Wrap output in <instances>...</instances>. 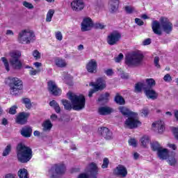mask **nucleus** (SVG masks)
<instances>
[{
  "mask_svg": "<svg viewBox=\"0 0 178 178\" xmlns=\"http://www.w3.org/2000/svg\"><path fill=\"white\" fill-rule=\"evenodd\" d=\"M89 173L90 178H97V175H98V166L95 163H91L89 164Z\"/></svg>",
  "mask_w": 178,
  "mask_h": 178,
  "instance_id": "nucleus-20",
  "label": "nucleus"
},
{
  "mask_svg": "<svg viewBox=\"0 0 178 178\" xmlns=\"http://www.w3.org/2000/svg\"><path fill=\"white\" fill-rule=\"evenodd\" d=\"M33 66H35V67H41V66H42V63H40V62H35L33 63Z\"/></svg>",
  "mask_w": 178,
  "mask_h": 178,
  "instance_id": "nucleus-62",
  "label": "nucleus"
},
{
  "mask_svg": "<svg viewBox=\"0 0 178 178\" xmlns=\"http://www.w3.org/2000/svg\"><path fill=\"white\" fill-rule=\"evenodd\" d=\"M56 38L58 41H62V40H63V35H62V33L60 31H57L56 33Z\"/></svg>",
  "mask_w": 178,
  "mask_h": 178,
  "instance_id": "nucleus-49",
  "label": "nucleus"
},
{
  "mask_svg": "<svg viewBox=\"0 0 178 178\" xmlns=\"http://www.w3.org/2000/svg\"><path fill=\"white\" fill-rule=\"evenodd\" d=\"M1 60H2L5 67H6V70L7 72H9V70H10V68L9 67V61H8V58H6V57H2L1 58Z\"/></svg>",
  "mask_w": 178,
  "mask_h": 178,
  "instance_id": "nucleus-41",
  "label": "nucleus"
},
{
  "mask_svg": "<svg viewBox=\"0 0 178 178\" xmlns=\"http://www.w3.org/2000/svg\"><path fill=\"white\" fill-rule=\"evenodd\" d=\"M157 155L159 159H162L163 161L169 158V150L168 149H163L161 147L157 152Z\"/></svg>",
  "mask_w": 178,
  "mask_h": 178,
  "instance_id": "nucleus-21",
  "label": "nucleus"
},
{
  "mask_svg": "<svg viewBox=\"0 0 178 178\" xmlns=\"http://www.w3.org/2000/svg\"><path fill=\"white\" fill-rule=\"evenodd\" d=\"M10 115H16L17 113V106H12L8 111Z\"/></svg>",
  "mask_w": 178,
  "mask_h": 178,
  "instance_id": "nucleus-43",
  "label": "nucleus"
},
{
  "mask_svg": "<svg viewBox=\"0 0 178 178\" xmlns=\"http://www.w3.org/2000/svg\"><path fill=\"white\" fill-rule=\"evenodd\" d=\"M23 5L25 6V8H27L28 9H33L34 6L31 4V3H29L27 1H24Z\"/></svg>",
  "mask_w": 178,
  "mask_h": 178,
  "instance_id": "nucleus-51",
  "label": "nucleus"
},
{
  "mask_svg": "<svg viewBox=\"0 0 178 178\" xmlns=\"http://www.w3.org/2000/svg\"><path fill=\"white\" fill-rule=\"evenodd\" d=\"M10 58L9 60L10 65L15 70H20L23 67V63L20 61V56H22V53L19 51H13L10 54Z\"/></svg>",
  "mask_w": 178,
  "mask_h": 178,
  "instance_id": "nucleus-7",
  "label": "nucleus"
},
{
  "mask_svg": "<svg viewBox=\"0 0 178 178\" xmlns=\"http://www.w3.org/2000/svg\"><path fill=\"white\" fill-rule=\"evenodd\" d=\"M32 70L29 71L30 76H35L36 74H38L40 72H41V70H34V67H31Z\"/></svg>",
  "mask_w": 178,
  "mask_h": 178,
  "instance_id": "nucleus-46",
  "label": "nucleus"
},
{
  "mask_svg": "<svg viewBox=\"0 0 178 178\" xmlns=\"http://www.w3.org/2000/svg\"><path fill=\"white\" fill-rule=\"evenodd\" d=\"M61 104L63 105L65 111H72V109H73V104H72V102L67 99H62Z\"/></svg>",
  "mask_w": 178,
  "mask_h": 178,
  "instance_id": "nucleus-28",
  "label": "nucleus"
},
{
  "mask_svg": "<svg viewBox=\"0 0 178 178\" xmlns=\"http://www.w3.org/2000/svg\"><path fill=\"white\" fill-rule=\"evenodd\" d=\"M172 133H173L175 140H178V127H173Z\"/></svg>",
  "mask_w": 178,
  "mask_h": 178,
  "instance_id": "nucleus-50",
  "label": "nucleus"
},
{
  "mask_svg": "<svg viewBox=\"0 0 178 178\" xmlns=\"http://www.w3.org/2000/svg\"><path fill=\"white\" fill-rule=\"evenodd\" d=\"M174 116L176 119V120H177L178 122V110H175V112H174Z\"/></svg>",
  "mask_w": 178,
  "mask_h": 178,
  "instance_id": "nucleus-64",
  "label": "nucleus"
},
{
  "mask_svg": "<svg viewBox=\"0 0 178 178\" xmlns=\"http://www.w3.org/2000/svg\"><path fill=\"white\" fill-rule=\"evenodd\" d=\"M68 99L71 101L73 106V111H81L86 108V97L83 95H75L72 92H68L67 94Z\"/></svg>",
  "mask_w": 178,
  "mask_h": 178,
  "instance_id": "nucleus-3",
  "label": "nucleus"
},
{
  "mask_svg": "<svg viewBox=\"0 0 178 178\" xmlns=\"http://www.w3.org/2000/svg\"><path fill=\"white\" fill-rule=\"evenodd\" d=\"M86 69L88 73H91L95 74L98 72V63L97 60L91 59L86 64Z\"/></svg>",
  "mask_w": 178,
  "mask_h": 178,
  "instance_id": "nucleus-15",
  "label": "nucleus"
},
{
  "mask_svg": "<svg viewBox=\"0 0 178 178\" xmlns=\"http://www.w3.org/2000/svg\"><path fill=\"white\" fill-rule=\"evenodd\" d=\"M109 97L111 94L106 92L105 93L101 94L97 99L98 102H108L109 101Z\"/></svg>",
  "mask_w": 178,
  "mask_h": 178,
  "instance_id": "nucleus-29",
  "label": "nucleus"
},
{
  "mask_svg": "<svg viewBox=\"0 0 178 178\" xmlns=\"http://www.w3.org/2000/svg\"><path fill=\"white\" fill-rule=\"evenodd\" d=\"M175 156H176V153L175 152H172L171 153V156L168 155V164L170 166H175V165H176V163H177V160H176V158H175Z\"/></svg>",
  "mask_w": 178,
  "mask_h": 178,
  "instance_id": "nucleus-32",
  "label": "nucleus"
},
{
  "mask_svg": "<svg viewBox=\"0 0 178 178\" xmlns=\"http://www.w3.org/2000/svg\"><path fill=\"white\" fill-rule=\"evenodd\" d=\"M93 26L92 19L90 17H86L81 23V31H89Z\"/></svg>",
  "mask_w": 178,
  "mask_h": 178,
  "instance_id": "nucleus-18",
  "label": "nucleus"
},
{
  "mask_svg": "<svg viewBox=\"0 0 178 178\" xmlns=\"http://www.w3.org/2000/svg\"><path fill=\"white\" fill-rule=\"evenodd\" d=\"M137 116H138L137 113H134V115H129L128 119L124 122V127L133 130V129H137V127L141 126V121L138 120Z\"/></svg>",
  "mask_w": 178,
  "mask_h": 178,
  "instance_id": "nucleus-9",
  "label": "nucleus"
},
{
  "mask_svg": "<svg viewBox=\"0 0 178 178\" xmlns=\"http://www.w3.org/2000/svg\"><path fill=\"white\" fill-rule=\"evenodd\" d=\"M123 58H124V56H123V54L120 53L117 57H115V61L119 63Z\"/></svg>",
  "mask_w": 178,
  "mask_h": 178,
  "instance_id": "nucleus-53",
  "label": "nucleus"
},
{
  "mask_svg": "<svg viewBox=\"0 0 178 178\" xmlns=\"http://www.w3.org/2000/svg\"><path fill=\"white\" fill-rule=\"evenodd\" d=\"M168 147L170 148H172V149H173L174 151H176V149H177V147H176V145L175 144H169Z\"/></svg>",
  "mask_w": 178,
  "mask_h": 178,
  "instance_id": "nucleus-63",
  "label": "nucleus"
},
{
  "mask_svg": "<svg viewBox=\"0 0 178 178\" xmlns=\"http://www.w3.org/2000/svg\"><path fill=\"white\" fill-rule=\"evenodd\" d=\"M99 133L102 137L105 138V140L113 139V134L108 127H102L100 129H99Z\"/></svg>",
  "mask_w": 178,
  "mask_h": 178,
  "instance_id": "nucleus-17",
  "label": "nucleus"
},
{
  "mask_svg": "<svg viewBox=\"0 0 178 178\" xmlns=\"http://www.w3.org/2000/svg\"><path fill=\"white\" fill-rule=\"evenodd\" d=\"M144 93L148 99H156L158 98V93L152 88H143Z\"/></svg>",
  "mask_w": 178,
  "mask_h": 178,
  "instance_id": "nucleus-19",
  "label": "nucleus"
},
{
  "mask_svg": "<svg viewBox=\"0 0 178 178\" xmlns=\"http://www.w3.org/2000/svg\"><path fill=\"white\" fill-rule=\"evenodd\" d=\"M124 10L127 12V13H128L129 15H131V13H133V12H134V8H133L130 6H125Z\"/></svg>",
  "mask_w": 178,
  "mask_h": 178,
  "instance_id": "nucleus-45",
  "label": "nucleus"
},
{
  "mask_svg": "<svg viewBox=\"0 0 178 178\" xmlns=\"http://www.w3.org/2000/svg\"><path fill=\"white\" fill-rule=\"evenodd\" d=\"M108 166H109V159L106 157L103 159V164L102 165V168L107 169Z\"/></svg>",
  "mask_w": 178,
  "mask_h": 178,
  "instance_id": "nucleus-44",
  "label": "nucleus"
},
{
  "mask_svg": "<svg viewBox=\"0 0 178 178\" xmlns=\"http://www.w3.org/2000/svg\"><path fill=\"white\" fill-rule=\"evenodd\" d=\"M91 86L96 90L102 91L106 88V81L103 77H99L97 79L95 83H92Z\"/></svg>",
  "mask_w": 178,
  "mask_h": 178,
  "instance_id": "nucleus-14",
  "label": "nucleus"
},
{
  "mask_svg": "<svg viewBox=\"0 0 178 178\" xmlns=\"http://www.w3.org/2000/svg\"><path fill=\"white\" fill-rule=\"evenodd\" d=\"M71 9L73 12H81L84 9L86 4L83 0H74L70 4Z\"/></svg>",
  "mask_w": 178,
  "mask_h": 178,
  "instance_id": "nucleus-16",
  "label": "nucleus"
},
{
  "mask_svg": "<svg viewBox=\"0 0 178 178\" xmlns=\"http://www.w3.org/2000/svg\"><path fill=\"white\" fill-rule=\"evenodd\" d=\"M31 115V114L29 112H19L15 117V123L20 124V126H24V124H27L29 118Z\"/></svg>",
  "mask_w": 178,
  "mask_h": 178,
  "instance_id": "nucleus-11",
  "label": "nucleus"
},
{
  "mask_svg": "<svg viewBox=\"0 0 178 178\" xmlns=\"http://www.w3.org/2000/svg\"><path fill=\"white\" fill-rule=\"evenodd\" d=\"M10 92L11 95H17L23 90V81L17 77L9 76Z\"/></svg>",
  "mask_w": 178,
  "mask_h": 178,
  "instance_id": "nucleus-5",
  "label": "nucleus"
},
{
  "mask_svg": "<svg viewBox=\"0 0 178 178\" xmlns=\"http://www.w3.org/2000/svg\"><path fill=\"white\" fill-rule=\"evenodd\" d=\"M33 134V129L30 127L25 126L21 130V134L23 137L26 138H29V137H31V134Z\"/></svg>",
  "mask_w": 178,
  "mask_h": 178,
  "instance_id": "nucleus-23",
  "label": "nucleus"
},
{
  "mask_svg": "<svg viewBox=\"0 0 178 178\" xmlns=\"http://www.w3.org/2000/svg\"><path fill=\"white\" fill-rule=\"evenodd\" d=\"M141 145L143 148H147L151 140H149V137L148 136H143L140 140Z\"/></svg>",
  "mask_w": 178,
  "mask_h": 178,
  "instance_id": "nucleus-31",
  "label": "nucleus"
},
{
  "mask_svg": "<svg viewBox=\"0 0 178 178\" xmlns=\"http://www.w3.org/2000/svg\"><path fill=\"white\" fill-rule=\"evenodd\" d=\"M122 38V34L118 31L111 33L106 38L107 44L108 45H116L120 39Z\"/></svg>",
  "mask_w": 178,
  "mask_h": 178,
  "instance_id": "nucleus-12",
  "label": "nucleus"
},
{
  "mask_svg": "<svg viewBox=\"0 0 178 178\" xmlns=\"http://www.w3.org/2000/svg\"><path fill=\"white\" fill-rule=\"evenodd\" d=\"M163 80L167 83H170V81H172V76H170V74H166L163 77Z\"/></svg>",
  "mask_w": 178,
  "mask_h": 178,
  "instance_id": "nucleus-52",
  "label": "nucleus"
},
{
  "mask_svg": "<svg viewBox=\"0 0 178 178\" xmlns=\"http://www.w3.org/2000/svg\"><path fill=\"white\" fill-rule=\"evenodd\" d=\"M119 111L122 113V115H123V116H127V118H129V116H133V115H134L135 113V112L130 111V109L124 106H120Z\"/></svg>",
  "mask_w": 178,
  "mask_h": 178,
  "instance_id": "nucleus-24",
  "label": "nucleus"
},
{
  "mask_svg": "<svg viewBox=\"0 0 178 178\" xmlns=\"http://www.w3.org/2000/svg\"><path fill=\"white\" fill-rule=\"evenodd\" d=\"M54 15H55V10H49L46 15V22H51L52 20V17H54Z\"/></svg>",
  "mask_w": 178,
  "mask_h": 178,
  "instance_id": "nucleus-37",
  "label": "nucleus"
},
{
  "mask_svg": "<svg viewBox=\"0 0 178 178\" xmlns=\"http://www.w3.org/2000/svg\"><path fill=\"white\" fill-rule=\"evenodd\" d=\"M17 159L19 163H29L33 158V149L23 143H19L16 147Z\"/></svg>",
  "mask_w": 178,
  "mask_h": 178,
  "instance_id": "nucleus-2",
  "label": "nucleus"
},
{
  "mask_svg": "<svg viewBox=\"0 0 178 178\" xmlns=\"http://www.w3.org/2000/svg\"><path fill=\"white\" fill-rule=\"evenodd\" d=\"M49 173L51 175V178H59L66 173V165L63 163L54 164Z\"/></svg>",
  "mask_w": 178,
  "mask_h": 178,
  "instance_id": "nucleus-6",
  "label": "nucleus"
},
{
  "mask_svg": "<svg viewBox=\"0 0 178 178\" xmlns=\"http://www.w3.org/2000/svg\"><path fill=\"white\" fill-rule=\"evenodd\" d=\"M12 152V145L8 144L6 148L4 149L3 153H2V156H8V155H9L10 154V152Z\"/></svg>",
  "mask_w": 178,
  "mask_h": 178,
  "instance_id": "nucleus-38",
  "label": "nucleus"
},
{
  "mask_svg": "<svg viewBox=\"0 0 178 178\" xmlns=\"http://www.w3.org/2000/svg\"><path fill=\"white\" fill-rule=\"evenodd\" d=\"M95 29H99V30H104L105 25L101 23H95L94 25Z\"/></svg>",
  "mask_w": 178,
  "mask_h": 178,
  "instance_id": "nucleus-48",
  "label": "nucleus"
},
{
  "mask_svg": "<svg viewBox=\"0 0 178 178\" xmlns=\"http://www.w3.org/2000/svg\"><path fill=\"white\" fill-rule=\"evenodd\" d=\"M42 126L44 130L45 131L50 130L51 129H52V123L49 120H46L44 123H43Z\"/></svg>",
  "mask_w": 178,
  "mask_h": 178,
  "instance_id": "nucleus-40",
  "label": "nucleus"
},
{
  "mask_svg": "<svg viewBox=\"0 0 178 178\" xmlns=\"http://www.w3.org/2000/svg\"><path fill=\"white\" fill-rule=\"evenodd\" d=\"M54 62L57 67H66V66H67L66 60L63 58H57L55 59Z\"/></svg>",
  "mask_w": 178,
  "mask_h": 178,
  "instance_id": "nucleus-27",
  "label": "nucleus"
},
{
  "mask_svg": "<svg viewBox=\"0 0 178 178\" xmlns=\"http://www.w3.org/2000/svg\"><path fill=\"white\" fill-rule=\"evenodd\" d=\"M77 178H90V175L86 173H81Z\"/></svg>",
  "mask_w": 178,
  "mask_h": 178,
  "instance_id": "nucleus-61",
  "label": "nucleus"
},
{
  "mask_svg": "<svg viewBox=\"0 0 178 178\" xmlns=\"http://www.w3.org/2000/svg\"><path fill=\"white\" fill-rule=\"evenodd\" d=\"M49 106L54 109L56 113H60V106H59V104L56 102V101L55 100L51 101L49 102Z\"/></svg>",
  "mask_w": 178,
  "mask_h": 178,
  "instance_id": "nucleus-33",
  "label": "nucleus"
},
{
  "mask_svg": "<svg viewBox=\"0 0 178 178\" xmlns=\"http://www.w3.org/2000/svg\"><path fill=\"white\" fill-rule=\"evenodd\" d=\"M152 127H156L158 128V133L159 134H162L163 131H165V123H163L162 121H157L156 122H153L152 124Z\"/></svg>",
  "mask_w": 178,
  "mask_h": 178,
  "instance_id": "nucleus-22",
  "label": "nucleus"
},
{
  "mask_svg": "<svg viewBox=\"0 0 178 178\" xmlns=\"http://www.w3.org/2000/svg\"><path fill=\"white\" fill-rule=\"evenodd\" d=\"M151 44V38H148L143 40V45H149Z\"/></svg>",
  "mask_w": 178,
  "mask_h": 178,
  "instance_id": "nucleus-60",
  "label": "nucleus"
},
{
  "mask_svg": "<svg viewBox=\"0 0 178 178\" xmlns=\"http://www.w3.org/2000/svg\"><path fill=\"white\" fill-rule=\"evenodd\" d=\"M129 145H132V147H137V141L134 138H131L129 140Z\"/></svg>",
  "mask_w": 178,
  "mask_h": 178,
  "instance_id": "nucleus-54",
  "label": "nucleus"
},
{
  "mask_svg": "<svg viewBox=\"0 0 178 178\" xmlns=\"http://www.w3.org/2000/svg\"><path fill=\"white\" fill-rule=\"evenodd\" d=\"M154 66L157 67V69H161V65H159V57L155 56L154 60Z\"/></svg>",
  "mask_w": 178,
  "mask_h": 178,
  "instance_id": "nucleus-47",
  "label": "nucleus"
},
{
  "mask_svg": "<svg viewBox=\"0 0 178 178\" xmlns=\"http://www.w3.org/2000/svg\"><path fill=\"white\" fill-rule=\"evenodd\" d=\"M98 90L95 89V88H93L92 89H90L88 93V97L91 98L92 97V94H95V92H97Z\"/></svg>",
  "mask_w": 178,
  "mask_h": 178,
  "instance_id": "nucleus-58",
  "label": "nucleus"
},
{
  "mask_svg": "<svg viewBox=\"0 0 178 178\" xmlns=\"http://www.w3.org/2000/svg\"><path fill=\"white\" fill-rule=\"evenodd\" d=\"M114 101L118 105H126V100L123 98V96L120 95V93L117 92L114 97Z\"/></svg>",
  "mask_w": 178,
  "mask_h": 178,
  "instance_id": "nucleus-25",
  "label": "nucleus"
},
{
  "mask_svg": "<svg viewBox=\"0 0 178 178\" xmlns=\"http://www.w3.org/2000/svg\"><path fill=\"white\" fill-rule=\"evenodd\" d=\"M150 145L152 151L154 152H158L159 149L162 148V147H161V144H159V143H158L157 141L152 142L150 143Z\"/></svg>",
  "mask_w": 178,
  "mask_h": 178,
  "instance_id": "nucleus-36",
  "label": "nucleus"
},
{
  "mask_svg": "<svg viewBox=\"0 0 178 178\" xmlns=\"http://www.w3.org/2000/svg\"><path fill=\"white\" fill-rule=\"evenodd\" d=\"M98 112L99 115L105 116L106 115H110V113H112V108L106 106H102L99 108Z\"/></svg>",
  "mask_w": 178,
  "mask_h": 178,
  "instance_id": "nucleus-26",
  "label": "nucleus"
},
{
  "mask_svg": "<svg viewBox=\"0 0 178 178\" xmlns=\"http://www.w3.org/2000/svg\"><path fill=\"white\" fill-rule=\"evenodd\" d=\"M18 177L19 178H30L29 171L26 168H21L17 172Z\"/></svg>",
  "mask_w": 178,
  "mask_h": 178,
  "instance_id": "nucleus-30",
  "label": "nucleus"
},
{
  "mask_svg": "<svg viewBox=\"0 0 178 178\" xmlns=\"http://www.w3.org/2000/svg\"><path fill=\"white\" fill-rule=\"evenodd\" d=\"M104 73L106 74V76H113V70L112 69H108L104 72Z\"/></svg>",
  "mask_w": 178,
  "mask_h": 178,
  "instance_id": "nucleus-57",
  "label": "nucleus"
},
{
  "mask_svg": "<svg viewBox=\"0 0 178 178\" xmlns=\"http://www.w3.org/2000/svg\"><path fill=\"white\" fill-rule=\"evenodd\" d=\"M32 55L35 59V60H38L41 59V53L38 51V50L35 49L33 51Z\"/></svg>",
  "mask_w": 178,
  "mask_h": 178,
  "instance_id": "nucleus-42",
  "label": "nucleus"
},
{
  "mask_svg": "<svg viewBox=\"0 0 178 178\" xmlns=\"http://www.w3.org/2000/svg\"><path fill=\"white\" fill-rule=\"evenodd\" d=\"M127 168L123 165H118L113 170V175L117 177L124 178L127 176Z\"/></svg>",
  "mask_w": 178,
  "mask_h": 178,
  "instance_id": "nucleus-13",
  "label": "nucleus"
},
{
  "mask_svg": "<svg viewBox=\"0 0 178 178\" xmlns=\"http://www.w3.org/2000/svg\"><path fill=\"white\" fill-rule=\"evenodd\" d=\"M161 26L166 34H170L173 30V24L165 17H161L160 18V23L157 20H154L152 23V29L154 34L157 35H162V30Z\"/></svg>",
  "mask_w": 178,
  "mask_h": 178,
  "instance_id": "nucleus-1",
  "label": "nucleus"
},
{
  "mask_svg": "<svg viewBox=\"0 0 178 178\" xmlns=\"http://www.w3.org/2000/svg\"><path fill=\"white\" fill-rule=\"evenodd\" d=\"M143 59L144 55L137 51H134L125 56L124 62L128 67H137L143 63Z\"/></svg>",
  "mask_w": 178,
  "mask_h": 178,
  "instance_id": "nucleus-4",
  "label": "nucleus"
},
{
  "mask_svg": "<svg viewBox=\"0 0 178 178\" xmlns=\"http://www.w3.org/2000/svg\"><path fill=\"white\" fill-rule=\"evenodd\" d=\"M145 85L143 83L138 82L135 85V92H141L143 91V88Z\"/></svg>",
  "mask_w": 178,
  "mask_h": 178,
  "instance_id": "nucleus-39",
  "label": "nucleus"
},
{
  "mask_svg": "<svg viewBox=\"0 0 178 178\" xmlns=\"http://www.w3.org/2000/svg\"><path fill=\"white\" fill-rule=\"evenodd\" d=\"M147 86L144 87V88H152L153 87H155V86L156 85V82H155V79L150 78V79H147L145 80Z\"/></svg>",
  "mask_w": 178,
  "mask_h": 178,
  "instance_id": "nucleus-34",
  "label": "nucleus"
},
{
  "mask_svg": "<svg viewBox=\"0 0 178 178\" xmlns=\"http://www.w3.org/2000/svg\"><path fill=\"white\" fill-rule=\"evenodd\" d=\"M34 32L30 30H24L19 33L18 42L19 44H30L34 40Z\"/></svg>",
  "mask_w": 178,
  "mask_h": 178,
  "instance_id": "nucleus-8",
  "label": "nucleus"
},
{
  "mask_svg": "<svg viewBox=\"0 0 178 178\" xmlns=\"http://www.w3.org/2000/svg\"><path fill=\"white\" fill-rule=\"evenodd\" d=\"M141 113L142 116H148L149 111L148 110V108H144L142 110Z\"/></svg>",
  "mask_w": 178,
  "mask_h": 178,
  "instance_id": "nucleus-56",
  "label": "nucleus"
},
{
  "mask_svg": "<svg viewBox=\"0 0 178 178\" xmlns=\"http://www.w3.org/2000/svg\"><path fill=\"white\" fill-rule=\"evenodd\" d=\"M22 104H24L25 108H26V109L30 110L33 107V104H31V100H30L29 98H27V97L22 98Z\"/></svg>",
  "mask_w": 178,
  "mask_h": 178,
  "instance_id": "nucleus-35",
  "label": "nucleus"
},
{
  "mask_svg": "<svg viewBox=\"0 0 178 178\" xmlns=\"http://www.w3.org/2000/svg\"><path fill=\"white\" fill-rule=\"evenodd\" d=\"M5 178H17L16 174L8 173L5 175Z\"/></svg>",
  "mask_w": 178,
  "mask_h": 178,
  "instance_id": "nucleus-59",
  "label": "nucleus"
},
{
  "mask_svg": "<svg viewBox=\"0 0 178 178\" xmlns=\"http://www.w3.org/2000/svg\"><path fill=\"white\" fill-rule=\"evenodd\" d=\"M135 23L138 26H144V22L143 20H141V19H140V18H136Z\"/></svg>",
  "mask_w": 178,
  "mask_h": 178,
  "instance_id": "nucleus-55",
  "label": "nucleus"
},
{
  "mask_svg": "<svg viewBox=\"0 0 178 178\" xmlns=\"http://www.w3.org/2000/svg\"><path fill=\"white\" fill-rule=\"evenodd\" d=\"M47 90L54 97H59L62 94V89L58 87L55 81L50 80L47 81Z\"/></svg>",
  "mask_w": 178,
  "mask_h": 178,
  "instance_id": "nucleus-10",
  "label": "nucleus"
}]
</instances>
